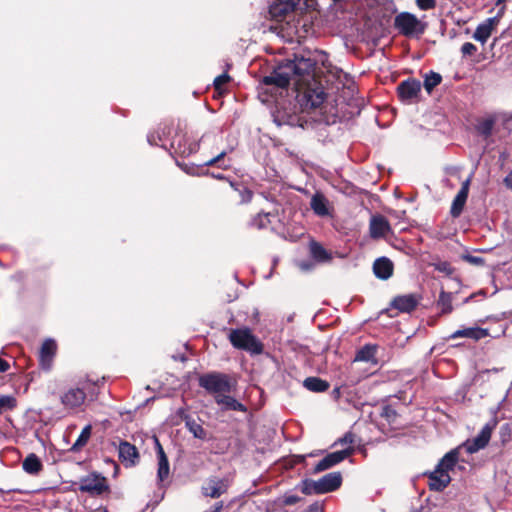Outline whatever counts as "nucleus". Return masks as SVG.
<instances>
[{
	"instance_id": "obj_31",
	"label": "nucleus",
	"mask_w": 512,
	"mask_h": 512,
	"mask_svg": "<svg viewBox=\"0 0 512 512\" xmlns=\"http://www.w3.org/2000/svg\"><path fill=\"white\" fill-rule=\"evenodd\" d=\"M91 430H92L91 425H86L82 429L79 437L77 438L76 442L73 444V446L71 448L73 451H78L83 446H85L87 444V442H88V440H89V438L91 436Z\"/></svg>"
},
{
	"instance_id": "obj_46",
	"label": "nucleus",
	"mask_w": 512,
	"mask_h": 512,
	"mask_svg": "<svg viewBox=\"0 0 512 512\" xmlns=\"http://www.w3.org/2000/svg\"><path fill=\"white\" fill-rule=\"evenodd\" d=\"M471 179L472 174L462 183L459 193L468 196Z\"/></svg>"
},
{
	"instance_id": "obj_38",
	"label": "nucleus",
	"mask_w": 512,
	"mask_h": 512,
	"mask_svg": "<svg viewBox=\"0 0 512 512\" xmlns=\"http://www.w3.org/2000/svg\"><path fill=\"white\" fill-rule=\"evenodd\" d=\"M271 216V213H259L254 219H252L251 225L259 229L264 228L268 223H270Z\"/></svg>"
},
{
	"instance_id": "obj_28",
	"label": "nucleus",
	"mask_w": 512,
	"mask_h": 512,
	"mask_svg": "<svg viewBox=\"0 0 512 512\" xmlns=\"http://www.w3.org/2000/svg\"><path fill=\"white\" fill-rule=\"evenodd\" d=\"M442 81V76L439 73L430 71L424 77V88L428 93H431L432 90L438 86Z\"/></svg>"
},
{
	"instance_id": "obj_42",
	"label": "nucleus",
	"mask_w": 512,
	"mask_h": 512,
	"mask_svg": "<svg viewBox=\"0 0 512 512\" xmlns=\"http://www.w3.org/2000/svg\"><path fill=\"white\" fill-rule=\"evenodd\" d=\"M419 9L427 11L435 8L436 0H416Z\"/></svg>"
},
{
	"instance_id": "obj_41",
	"label": "nucleus",
	"mask_w": 512,
	"mask_h": 512,
	"mask_svg": "<svg viewBox=\"0 0 512 512\" xmlns=\"http://www.w3.org/2000/svg\"><path fill=\"white\" fill-rule=\"evenodd\" d=\"M381 416L389 422H394L397 417V412L391 406L386 405L382 408Z\"/></svg>"
},
{
	"instance_id": "obj_15",
	"label": "nucleus",
	"mask_w": 512,
	"mask_h": 512,
	"mask_svg": "<svg viewBox=\"0 0 512 512\" xmlns=\"http://www.w3.org/2000/svg\"><path fill=\"white\" fill-rule=\"evenodd\" d=\"M394 270L393 262L387 257L377 258L373 263V273L374 275L381 280L389 279Z\"/></svg>"
},
{
	"instance_id": "obj_30",
	"label": "nucleus",
	"mask_w": 512,
	"mask_h": 512,
	"mask_svg": "<svg viewBox=\"0 0 512 512\" xmlns=\"http://www.w3.org/2000/svg\"><path fill=\"white\" fill-rule=\"evenodd\" d=\"M437 305L440 308L442 314L450 313L453 309L451 293L442 291L439 295Z\"/></svg>"
},
{
	"instance_id": "obj_54",
	"label": "nucleus",
	"mask_w": 512,
	"mask_h": 512,
	"mask_svg": "<svg viewBox=\"0 0 512 512\" xmlns=\"http://www.w3.org/2000/svg\"><path fill=\"white\" fill-rule=\"evenodd\" d=\"M214 165H218V163L216 162L214 157L211 158L210 160L204 162L203 164H201L202 169H204L205 167L214 166Z\"/></svg>"
},
{
	"instance_id": "obj_19",
	"label": "nucleus",
	"mask_w": 512,
	"mask_h": 512,
	"mask_svg": "<svg viewBox=\"0 0 512 512\" xmlns=\"http://www.w3.org/2000/svg\"><path fill=\"white\" fill-rule=\"evenodd\" d=\"M155 443H156V447H157V458H158L157 478L160 482H162L168 478L169 473H170V467H169L168 458L164 452V449L161 446V444L157 438H155Z\"/></svg>"
},
{
	"instance_id": "obj_37",
	"label": "nucleus",
	"mask_w": 512,
	"mask_h": 512,
	"mask_svg": "<svg viewBox=\"0 0 512 512\" xmlns=\"http://www.w3.org/2000/svg\"><path fill=\"white\" fill-rule=\"evenodd\" d=\"M16 406V399L10 395L0 396V415L12 410Z\"/></svg>"
},
{
	"instance_id": "obj_51",
	"label": "nucleus",
	"mask_w": 512,
	"mask_h": 512,
	"mask_svg": "<svg viewBox=\"0 0 512 512\" xmlns=\"http://www.w3.org/2000/svg\"><path fill=\"white\" fill-rule=\"evenodd\" d=\"M157 139L161 140L160 136H156L155 134H149L147 137L150 145H158Z\"/></svg>"
},
{
	"instance_id": "obj_48",
	"label": "nucleus",
	"mask_w": 512,
	"mask_h": 512,
	"mask_svg": "<svg viewBox=\"0 0 512 512\" xmlns=\"http://www.w3.org/2000/svg\"><path fill=\"white\" fill-rule=\"evenodd\" d=\"M241 197H242V202H249L252 198V192L248 189H245L241 193Z\"/></svg>"
},
{
	"instance_id": "obj_50",
	"label": "nucleus",
	"mask_w": 512,
	"mask_h": 512,
	"mask_svg": "<svg viewBox=\"0 0 512 512\" xmlns=\"http://www.w3.org/2000/svg\"><path fill=\"white\" fill-rule=\"evenodd\" d=\"M503 183L507 188L512 189V170L506 175V177L503 180Z\"/></svg>"
},
{
	"instance_id": "obj_52",
	"label": "nucleus",
	"mask_w": 512,
	"mask_h": 512,
	"mask_svg": "<svg viewBox=\"0 0 512 512\" xmlns=\"http://www.w3.org/2000/svg\"><path fill=\"white\" fill-rule=\"evenodd\" d=\"M304 512H321V508L318 503L310 505Z\"/></svg>"
},
{
	"instance_id": "obj_29",
	"label": "nucleus",
	"mask_w": 512,
	"mask_h": 512,
	"mask_svg": "<svg viewBox=\"0 0 512 512\" xmlns=\"http://www.w3.org/2000/svg\"><path fill=\"white\" fill-rule=\"evenodd\" d=\"M376 354V346L373 345H365L360 350L357 351L355 356V361H371L374 359Z\"/></svg>"
},
{
	"instance_id": "obj_56",
	"label": "nucleus",
	"mask_w": 512,
	"mask_h": 512,
	"mask_svg": "<svg viewBox=\"0 0 512 512\" xmlns=\"http://www.w3.org/2000/svg\"><path fill=\"white\" fill-rule=\"evenodd\" d=\"M506 0H497L496 5H502Z\"/></svg>"
},
{
	"instance_id": "obj_55",
	"label": "nucleus",
	"mask_w": 512,
	"mask_h": 512,
	"mask_svg": "<svg viewBox=\"0 0 512 512\" xmlns=\"http://www.w3.org/2000/svg\"><path fill=\"white\" fill-rule=\"evenodd\" d=\"M208 175H211L213 178L216 179H224V176L222 174L209 173Z\"/></svg>"
},
{
	"instance_id": "obj_10",
	"label": "nucleus",
	"mask_w": 512,
	"mask_h": 512,
	"mask_svg": "<svg viewBox=\"0 0 512 512\" xmlns=\"http://www.w3.org/2000/svg\"><path fill=\"white\" fill-rule=\"evenodd\" d=\"M300 2L301 0H274L269 6V14L275 21H283L295 11Z\"/></svg>"
},
{
	"instance_id": "obj_13",
	"label": "nucleus",
	"mask_w": 512,
	"mask_h": 512,
	"mask_svg": "<svg viewBox=\"0 0 512 512\" xmlns=\"http://www.w3.org/2000/svg\"><path fill=\"white\" fill-rule=\"evenodd\" d=\"M57 350V344L53 339H46L40 349V366L44 370H50Z\"/></svg>"
},
{
	"instance_id": "obj_12",
	"label": "nucleus",
	"mask_w": 512,
	"mask_h": 512,
	"mask_svg": "<svg viewBox=\"0 0 512 512\" xmlns=\"http://www.w3.org/2000/svg\"><path fill=\"white\" fill-rule=\"evenodd\" d=\"M391 231L388 220L382 215H373L369 222V234L373 239L385 237Z\"/></svg>"
},
{
	"instance_id": "obj_27",
	"label": "nucleus",
	"mask_w": 512,
	"mask_h": 512,
	"mask_svg": "<svg viewBox=\"0 0 512 512\" xmlns=\"http://www.w3.org/2000/svg\"><path fill=\"white\" fill-rule=\"evenodd\" d=\"M467 198L468 196L461 194L459 192L457 193L451 205L450 214L452 215V217L457 218L461 215Z\"/></svg>"
},
{
	"instance_id": "obj_16",
	"label": "nucleus",
	"mask_w": 512,
	"mask_h": 512,
	"mask_svg": "<svg viewBox=\"0 0 512 512\" xmlns=\"http://www.w3.org/2000/svg\"><path fill=\"white\" fill-rule=\"evenodd\" d=\"M451 478L449 473L445 470L438 469L437 467L429 474V488L433 491H442L450 483Z\"/></svg>"
},
{
	"instance_id": "obj_47",
	"label": "nucleus",
	"mask_w": 512,
	"mask_h": 512,
	"mask_svg": "<svg viewBox=\"0 0 512 512\" xmlns=\"http://www.w3.org/2000/svg\"><path fill=\"white\" fill-rule=\"evenodd\" d=\"M465 259L468 262H470L472 264H476V265H482L484 263V260L477 256L467 255V256H465Z\"/></svg>"
},
{
	"instance_id": "obj_43",
	"label": "nucleus",
	"mask_w": 512,
	"mask_h": 512,
	"mask_svg": "<svg viewBox=\"0 0 512 512\" xmlns=\"http://www.w3.org/2000/svg\"><path fill=\"white\" fill-rule=\"evenodd\" d=\"M230 80V76L227 73H223L214 79V86L216 90H221L223 85Z\"/></svg>"
},
{
	"instance_id": "obj_58",
	"label": "nucleus",
	"mask_w": 512,
	"mask_h": 512,
	"mask_svg": "<svg viewBox=\"0 0 512 512\" xmlns=\"http://www.w3.org/2000/svg\"><path fill=\"white\" fill-rule=\"evenodd\" d=\"M334 392H335V394H339L340 393V388H335Z\"/></svg>"
},
{
	"instance_id": "obj_36",
	"label": "nucleus",
	"mask_w": 512,
	"mask_h": 512,
	"mask_svg": "<svg viewBox=\"0 0 512 512\" xmlns=\"http://www.w3.org/2000/svg\"><path fill=\"white\" fill-rule=\"evenodd\" d=\"M494 119L488 118L480 122L477 126V131L484 137H489L492 134L494 127Z\"/></svg>"
},
{
	"instance_id": "obj_5",
	"label": "nucleus",
	"mask_w": 512,
	"mask_h": 512,
	"mask_svg": "<svg viewBox=\"0 0 512 512\" xmlns=\"http://www.w3.org/2000/svg\"><path fill=\"white\" fill-rule=\"evenodd\" d=\"M199 386L214 395V398L232 391L230 377L220 372H211L200 376Z\"/></svg>"
},
{
	"instance_id": "obj_60",
	"label": "nucleus",
	"mask_w": 512,
	"mask_h": 512,
	"mask_svg": "<svg viewBox=\"0 0 512 512\" xmlns=\"http://www.w3.org/2000/svg\"><path fill=\"white\" fill-rule=\"evenodd\" d=\"M101 512H108V510L107 509H103Z\"/></svg>"
},
{
	"instance_id": "obj_17",
	"label": "nucleus",
	"mask_w": 512,
	"mask_h": 512,
	"mask_svg": "<svg viewBox=\"0 0 512 512\" xmlns=\"http://www.w3.org/2000/svg\"><path fill=\"white\" fill-rule=\"evenodd\" d=\"M227 487L228 485L225 480L210 478L207 484L202 488V492L205 496L219 498L227 491Z\"/></svg>"
},
{
	"instance_id": "obj_40",
	"label": "nucleus",
	"mask_w": 512,
	"mask_h": 512,
	"mask_svg": "<svg viewBox=\"0 0 512 512\" xmlns=\"http://www.w3.org/2000/svg\"><path fill=\"white\" fill-rule=\"evenodd\" d=\"M308 53L313 59H315V67L319 63L324 67L326 66V62L328 61V55L324 51L315 50L313 53Z\"/></svg>"
},
{
	"instance_id": "obj_11",
	"label": "nucleus",
	"mask_w": 512,
	"mask_h": 512,
	"mask_svg": "<svg viewBox=\"0 0 512 512\" xmlns=\"http://www.w3.org/2000/svg\"><path fill=\"white\" fill-rule=\"evenodd\" d=\"M421 86V82L417 79L405 80L397 87L398 96L403 102L410 103L418 97Z\"/></svg>"
},
{
	"instance_id": "obj_53",
	"label": "nucleus",
	"mask_w": 512,
	"mask_h": 512,
	"mask_svg": "<svg viewBox=\"0 0 512 512\" xmlns=\"http://www.w3.org/2000/svg\"><path fill=\"white\" fill-rule=\"evenodd\" d=\"M298 499L299 498L297 496H288L285 498L284 502L287 505H293L298 501Z\"/></svg>"
},
{
	"instance_id": "obj_32",
	"label": "nucleus",
	"mask_w": 512,
	"mask_h": 512,
	"mask_svg": "<svg viewBox=\"0 0 512 512\" xmlns=\"http://www.w3.org/2000/svg\"><path fill=\"white\" fill-rule=\"evenodd\" d=\"M183 144L181 141L178 142L177 150L182 155H190L192 153H195L199 149V143L194 141H189L188 139L183 140Z\"/></svg>"
},
{
	"instance_id": "obj_23",
	"label": "nucleus",
	"mask_w": 512,
	"mask_h": 512,
	"mask_svg": "<svg viewBox=\"0 0 512 512\" xmlns=\"http://www.w3.org/2000/svg\"><path fill=\"white\" fill-rule=\"evenodd\" d=\"M215 401L218 405H221L225 410L245 412L246 406L237 401L234 397L225 395H217Z\"/></svg>"
},
{
	"instance_id": "obj_24",
	"label": "nucleus",
	"mask_w": 512,
	"mask_h": 512,
	"mask_svg": "<svg viewBox=\"0 0 512 512\" xmlns=\"http://www.w3.org/2000/svg\"><path fill=\"white\" fill-rule=\"evenodd\" d=\"M22 468L30 475H37L42 470L43 465L39 457L31 453L23 460Z\"/></svg>"
},
{
	"instance_id": "obj_3",
	"label": "nucleus",
	"mask_w": 512,
	"mask_h": 512,
	"mask_svg": "<svg viewBox=\"0 0 512 512\" xmlns=\"http://www.w3.org/2000/svg\"><path fill=\"white\" fill-rule=\"evenodd\" d=\"M228 339L234 348L251 355H260L263 352V344L247 327L231 329Z\"/></svg>"
},
{
	"instance_id": "obj_33",
	"label": "nucleus",
	"mask_w": 512,
	"mask_h": 512,
	"mask_svg": "<svg viewBox=\"0 0 512 512\" xmlns=\"http://www.w3.org/2000/svg\"><path fill=\"white\" fill-rule=\"evenodd\" d=\"M179 166L185 173L192 175V176H201V175L209 174V171L202 169L201 165H196L193 163H190V164L184 163V164H179Z\"/></svg>"
},
{
	"instance_id": "obj_25",
	"label": "nucleus",
	"mask_w": 512,
	"mask_h": 512,
	"mask_svg": "<svg viewBox=\"0 0 512 512\" xmlns=\"http://www.w3.org/2000/svg\"><path fill=\"white\" fill-rule=\"evenodd\" d=\"M303 385L306 389L313 392H324L329 388V383L318 377L306 378Z\"/></svg>"
},
{
	"instance_id": "obj_35",
	"label": "nucleus",
	"mask_w": 512,
	"mask_h": 512,
	"mask_svg": "<svg viewBox=\"0 0 512 512\" xmlns=\"http://www.w3.org/2000/svg\"><path fill=\"white\" fill-rule=\"evenodd\" d=\"M301 492L305 495L320 494L317 480L305 479L301 483Z\"/></svg>"
},
{
	"instance_id": "obj_4",
	"label": "nucleus",
	"mask_w": 512,
	"mask_h": 512,
	"mask_svg": "<svg viewBox=\"0 0 512 512\" xmlns=\"http://www.w3.org/2000/svg\"><path fill=\"white\" fill-rule=\"evenodd\" d=\"M95 386L88 381L80 383L77 387H71L61 395V403L64 407L74 409L84 404L88 396L93 400L96 395Z\"/></svg>"
},
{
	"instance_id": "obj_9",
	"label": "nucleus",
	"mask_w": 512,
	"mask_h": 512,
	"mask_svg": "<svg viewBox=\"0 0 512 512\" xmlns=\"http://www.w3.org/2000/svg\"><path fill=\"white\" fill-rule=\"evenodd\" d=\"M79 490L93 496L101 495L108 490L106 478L98 474L88 475L80 480Z\"/></svg>"
},
{
	"instance_id": "obj_14",
	"label": "nucleus",
	"mask_w": 512,
	"mask_h": 512,
	"mask_svg": "<svg viewBox=\"0 0 512 512\" xmlns=\"http://www.w3.org/2000/svg\"><path fill=\"white\" fill-rule=\"evenodd\" d=\"M342 475L340 472H331L317 480L320 494L335 491L341 486Z\"/></svg>"
},
{
	"instance_id": "obj_22",
	"label": "nucleus",
	"mask_w": 512,
	"mask_h": 512,
	"mask_svg": "<svg viewBox=\"0 0 512 512\" xmlns=\"http://www.w3.org/2000/svg\"><path fill=\"white\" fill-rule=\"evenodd\" d=\"M311 209L318 216H327L329 215L328 209V200L322 193H315L310 201Z\"/></svg>"
},
{
	"instance_id": "obj_39",
	"label": "nucleus",
	"mask_w": 512,
	"mask_h": 512,
	"mask_svg": "<svg viewBox=\"0 0 512 512\" xmlns=\"http://www.w3.org/2000/svg\"><path fill=\"white\" fill-rule=\"evenodd\" d=\"M354 438H355V436L353 433L347 432L342 437L338 438L333 443V446L342 445V446L352 447V444L354 443Z\"/></svg>"
},
{
	"instance_id": "obj_26",
	"label": "nucleus",
	"mask_w": 512,
	"mask_h": 512,
	"mask_svg": "<svg viewBox=\"0 0 512 512\" xmlns=\"http://www.w3.org/2000/svg\"><path fill=\"white\" fill-rule=\"evenodd\" d=\"M185 426L190 433L197 439L204 440L207 436L206 431L200 423L191 418L190 416L185 417Z\"/></svg>"
},
{
	"instance_id": "obj_44",
	"label": "nucleus",
	"mask_w": 512,
	"mask_h": 512,
	"mask_svg": "<svg viewBox=\"0 0 512 512\" xmlns=\"http://www.w3.org/2000/svg\"><path fill=\"white\" fill-rule=\"evenodd\" d=\"M476 51H477V47L471 42H466L461 47V53L463 54V56H471Z\"/></svg>"
},
{
	"instance_id": "obj_20",
	"label": "nucleus",
	"mask_w": 512,
	"mask_h": 512,
	"mask_svg": "<svg viewBox=\"0 0 512 512\" xmlns=\"http://www.w3.org/2000/svg\"><path fill=\"white\" fill-rule=\"evenodd\" d=\"M417 305L418 299L412 294L395 297L392 301L395 309L406 313L413 311Z\"/></svg>"
},
{
	"instance_id": "obj_1",
	"label": "nucleus",
	"mask_w": 512,
	"mask_h": 512,
	"mask_svg": "<svg viewBox=\"0 0 512 512\" xmlns=\"http://www.w3.org/2000/svg\"><path fill=\"white\" fill-rule=\"evenodd\" d=\"M293 82L296 99L303 110L319 107L326 98L323 85L316 77L315 59L309 53L295 55L278 65L260 82L262 88L274 94L286 90Z\"/></svg>"
},
{
	"instance_id": "obj_59",
	"label": "nucleus",
	"mask_w": 512,
	"mask_h": 512,
	"mask_svg": "<svg viewBox=\"0 0 512 512\" xmlns=\"http://www.w3.org/2000/svg\"><path fill=\"white\" fill-rule=\"evenodd\" d=\"M275 121L278 122V125H281L283 122H281L280 120H278V118L275 119Z\"/></svg>"
},
{
	"instance_id": "obj_21",
	"label": "nucleus",
	"mask_w": 512,
	"mask_h": 512,
	"mask_svg": "<svg viewBox=\"0 0 512 512\" xmlns=\"http://www.w3.org/2000/svg\"><path fill=\"white\" fill-rule=\"evenodd\" d=\"M488 335V331L486 329L480 327H469L464 329H459L453 332L449 338L456 339L460 337L470 338L473 340H480Z\"/></svg>"
},
{
	"instance_id": "obj_34",
	"label": "nucleus",
	"mask_w": 512,
	"mask_h": 512,
	"mask_svg": "<svg viewBox=\"0 0 512 512\" xmlns=\"http://www.w3.org/2000/svg\"><path fill=\"white\" fill-rule=\"evenodd\" d=\"M310 252L312 257L318 261H325L329 259L327 251L317 242L311 243Z\"/></svg>"
},
{
	"instance_id": "obj_2",
	"label": "nucleus",
	"mask_w": 512,
	"mask_h": 512,
	"mask_svg": "<svg viewBox=\"0 0 512 512\" xmlns=\"http://www.w3.org/2000/svg\"><path fill=\"white\" fill-rule=\"evenodd\" d=\"M496 426L495 421L487 423L479 432V434L472 440H467L462 446L451 450L440 460L436 466L438 469L445 470L449 473L454 468L459 459V450L464 448L467 453L473 454L480 449H483L491 438V433Z\"/></svg>"
},
{
	"instance_id": "obj_8",
	"label": "nucleus",
	"mask_w": 512,
	"mask_h": 512,
	"mask_svg": "<svg viewBox=\"0 0 512 512\" xmlns=\"http://www.w3.org/2000/svg\"><path fill=\"white\" fill-rule=\"evenodd\" d=\"M353 453V447H345L340 451L329 453L314 466L312 473L317 474L328 470L351 456Z\"/></svg>"
},
{
	"instance_id": "obj_45",
	"label": "nucleus",
	"mask_w": 512,
	"mask_h": 512,
	"mask_svg": "<svg viewBox=\"0 0 512 512\" xmlns=\"http://www.w3.org/2000/svg\"><path fill=\"white\" fill-rule=\"evenodd\" d=\"M227 153L228 152L226 150H223L214 157L216 162L218 163V167L224 170L230 168L231 166L229 163H225L224 161V157L227 155Z\"/></svg>"
},
{
	"instance_id": "obj_6",
	"label": "nucleus",
	"mask_w": 512,
	"mask_h": 512,
	"mask_svg": "<svg viewBox=\"0 0 512 512\" xmlns=\"http://www.w3.org/2000/svg\"><path fill=\"white\" fill-rule=\"evenodd\" d=\"M394 27L403 36L419 37L425 32L427 23L422 22L410 12H401L394 19Z\"/></svg>"
},
{
	"instance_id": "obj_7",
	"label": "nucleus",
	"mask_w": 512,
	"mask_h": 512,
	"mask_svg": "<svg viewBox=\"0 0 512 512\" xmlns=\"http://www.w3.org/2000/svg\"><path fill=\"white\" fill-rule=\"evenodd\" d=\"M504 12L505 5H502L495 16L487 18L476 27L473 38L484 45L495 28L498 26L501 17L504 15Z\"/></svg>"
},
{
	"instance_id": "obj_49",
	"label": "nucleus",
	"mask_w": 512,
	"mask_h": 512,
	"mask_svg": "<svg viewBox=\"0 0 512 512\" xmlns=\"http://www.w3.org/2000/svg\"><path fill=\"white\" fill-rule=\"evenodd\" d=\"M9 368H10V364H9V362H8V361H6V360H4V359H2V358L0 357V372H1V373H4V372L8 371V370H9Z\"/></svg>"
},
{
	"instance_id": "obj_57",
	"label": "nucleus",
	"mask_w": 512,
	"mask_h": 512,
	"mask_svg": "<svg viewBox=\"0 0 512 512\" xmlns=\"http://www.w3.org/2000/svg\"><path fill=\"white\" fill-rule=\"evenodd\" d=\"M446 266H447V263H443V264H442V267H439V270H445V269H446Z\"/></svg>"
},
{
	"instance_id": "obj_18",
	"label": "nucleus",
	"mask_w": 512,
	"mask_h": 512,
	"mask_svg": "<svg viewBox=\"0 0 512 512\" xmlns=\"http://www.w3.org/2000/svg\"><path fill=\"white\" fill-rule=\"evenodd\" d=\"M118 453L119 458L123 463H125L126 466L135 465L136 461L139 458V454L136 447L126 441L120 442Z\"/></svg>"
}]
</instances>
